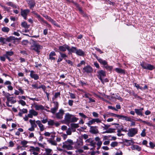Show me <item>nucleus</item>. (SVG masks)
<instances>
[{"mask_svg":"<svg viewBox=\"0 0 155 155\" xmlns=\"http://www.w3.org/2000/svg\"><path fill=\"white\" fill-rule=\"evenodd\" d=\"M27 2L30 9H32L35 5L36 3L34 0H27Z\"/></svg>","mask_w":155,"mask_h":155,"instance_id":"nucleus-12","label":"nucleus"},{"mask_svg":"<svg viewBox=\"0 0 155 155\" xmlns=\"http://www.w3.org/2000/svg\"><path fill=\"white\" fill-rule=\"evenodd\" d=\"M20 110L21 111L22 113H27L28 112V110L26 109H23L22 110L20 109Z\"/></svg>","mask_w":155,"mask_h":155,"instance_id":"nucleus-60","label":"nucleus"},{"mask_svg":"<svg viewBox=\"0 0 155 155\" xmlns=\"http://www.w3.org/2000/svg\"><path fill=\"white\" fill-rule=\"evenodd\" d=\"M40 128V130L41 131H43L45 129L44 126L41 124L39 126H38Z\"/></svg>","mask_w":155,"mask_h":155,"instance_id":"nucleus-49","label":"nucleus"},{"mask_svg":"<svg viewBox=\"0 0 155 155\" xmlns=\"http://www.w3.org/2000/svg\"><path fill=\"white\" fill-rule=\"evenodd\" d=\"M78 120V118H77L72 115V117L71 120V122H76Z\"/></svg>","mask_w":155,"mask_h":155,"instance_id":"nucleus-37","label":"nucleus"},{"mask_svg":"<svg viewBox=\"0 0 155 155\" xmlns=\"http://www.w3.org/2000/svg\"><path fill=\"white\" fill-rule=\"evenodd\" d=\"M77 144L78 145V146H77V148H80L81 146H82L83 145V142H82V140H81V141L80 140V142H78Z\"/></svg>","mask_w":155,"mask_h":155,"instance_id":"nucleus-46","label":"nucleus"},{"mask_svg":"<svg viewBox=\"0 0 155 155\" xmlns=\"http://www.w3.org/2000/svg\"><path fill=\"white\" fill-rule=\"evenodd\" d=\"M118 143L116 141L113 142L110 144V146L111 147H115L117 146Z\"/></svg>","mask_w":155,"mask_h":155,"instance_id":"nucleus-40","label":"nucleus"},{"mask_svg":"<svg viewBox=\"0 0 155 155\" xmlns=\"http://www.w3.org/2000/svg\"><path fill=\"white\" fill-rule=\"evenodd\" d=\"M115 70L116 72L118 73L124 74L125 71L120 68H116L115 69Z\"/></svg>","mask_w":155,"mask_h":155,"instance_id":"nucleus-24","label":"nucleus"},{"mask_svg":"<svg viewBox=\"0 0 155 155\" xmlns=\"http://www.w3.org/2000/svg\"><path fill=\"white\" fill-rule=\"evenodd\" d=\"M143 123L146 124L148 126H150L152 125V124L149 122H147L145 121H143Z\"/></svg>","mask_w":155,"mask_h":155,"instance_id":"nucleus-57","label":"nucleus"},{"mask_svg":"<svg viewBox=\"0 0 155 155\" xmlns=\"http://www.w3.org/2000/svg\"><path fill=\"white\" fill-rule=\"evenodd\" d=\"M29 121L31 125V126L35 128L37 127V125L35 123L36 121H35V120H32L30 119Z\"/></svg>","mask_w":155,"mask_h":155,"instance_id":"nucleus-23","label":"nucleus"},{"mask_svg":"<svg viewBox=\"0 0 155 155\" xmlns=\"http://www.w3.org/2000/svg\"><path fill=\"white\" fill-rule=\"evenodd\" d=\"M32 49L35 50L38 53L40 52V50L42 48V46L40 45L39 44L36 43L35 41H34L33 45L32 46Z\"/></svg>","mask_w":155,"mask_h":155,"instance_id":"nucleus-3","label":"nucleus"},{"mask_svg":"<svg viewBox=\"0 0 155 155\" xmlns=\"http://www.w3.org/2000/svg\"><path fill=\"white\" fill-rule=\"evenodd\" d=\"M137 133V129L136 128H131L129 129V132L127 133L129 137H133Z\"/></svg>","mask_w":155,"mask_h":155,"instance_id":"nucleus-5","label":"nucleus"},{"mask_svg":"<svg viewBox=\"0 0 155 155\" xmlns=\"http://www.w3.org/2000/svg\"><path fill=\"white\" fill-rule=\"evenodd\" d=\"M71 126L72 128H77L79 127V125L78 124H71Z\"/></svg>","mask_w":155,"mask_h":155,"instance_id":"nucleus-39","label":"nucleus"},{"mask_svg":"<svg viewBox=\"0 0 155 155\" xmlns=\"http://www.w3.org/2000/svg\"><path fill=\"white\" fill-rule=\"evenodd\" d=\"M16 102V100L15 98L13 97H9L7 99V101L6 102V104L8 107H12V105H10L9 103H10L11 104H14Z\"/></svg>","mask_w":155,"mask_h":155,"instance_id":"nucleus-4","label":"nucleus"},{"mask_svg":"<svg viewBox=\"0 0 155 155\" xmlns=\"http://www.w3.org/2000/svg\"><path fill=\"white\" fill-rule=\"evenodd\" d=\"M76 54L78 55L83 56L84 54V53L81 49H79L77 50Z\"/></svg>","mask_w":155,"mask_h":155,"instance_id":"nucleus-22","label":"nucleus"},{"mask_svg":"<svg viewBox=\"0 0 155 155\" xmlns=\"http://www.w3.org/2000/svg\"><path fill=\"white\" fill-rule=\"evenodd\" d=\"M135 113L139 116H142L143 115V112H141L139 109H134Z\"/></svg>","mask_w":155,"mask_h":155,"instance_id":"nucleus-29","label":"nucleus"},{"mask_svg":"<svg viewBox=\"0 0 155 155\" xmlns=\"http://www.w3.org/2000/svg\"><path fill=\"white\" fill-rule=\"evenodd\" d=\"M30 76L31 78L34 79L35 80H37L39 79V76L37 74L35 73L33 71H31Z\"/></svg>","mask_w":155,"mask_h":155,"instance_id":"nucleus-15","label":"nucleus"},{"mask_svg":"<svg viewBox=\"0 0 155 155\" xmlns=\"http://www.w3.org/2000/svg\"><path fill=\"white\" fill-rule=\"evenodd\" d=\"M64 110L62 109H60L59 112L56 114V117L59 119H61L63 118V115L64 114Z\"/></svg>","mask_w":155,"mask_h":155,"instance_id":"nucleus-10","label":"nucleus"},{"mask_svg":"<svg viewBox=\"0 0 155 155\" xmlns=\"http://www.w3.org/2000/svg\"><path fill=\"white\" fill-rule=\"evenodd\" d=\"M85 62L84 61H82L81 62L77 65V66L80 67L82 65H85Z\"/></svg>","mask_w":155,"mask_h":155,"instance_id":"nucleus-50","label":"nucleus"},{"mask_svg":"<svg viewBox=\"0 0 155 155\" xmlns=\"http://www.w3.org/2000/svg\"><path fill=\"white\" fill-rule=\"evenodd\" d=\"M131 149L133 150H136L138 151L141 150V148L139 146L137 145H133L131 147Z\"/></svg>","mask_w":155,"mask_h":155,"instance_id":"nucleus-21","label":"nucleus"},{"mask_svg":"<svg viewBox=\"0 0 155 155\" xmlns=\"http://www.w3.org/2000/svg\"><path fill=\"white\" fill-rule=\"evenodd\" d=\"M135 86L137 89H139L141 90H143V87H142L140 86L138 84L135 83Z\"/></svg>","mask_w":155,"mask_h":155,"instance_id":"nucleus-52","label":"nucleus"},{"mask_svg":"<svg viewBox=\"0 0 155 155\" xmlns=\"http://www.w3.org/2000/svg\"><path fill=\"white\" fill-rule=\"evenodd\" d=\"M45 151L46 152V154L45 155H51V153L52 150L50 149H45Z\"/></svg>","mask_w":155,"mask_h":155,"instance_id":"nucleus-32","label":"nucleus"},{"mask_svg":"<svg viewBox=\"0 0 155 155\" xmlns=\"http://www.w3.org/2000/svg\"><path fill=\"white\" fill-rule=\"evenodd\" d=\"M83 70L84 71V72H86L87 73H91L93 71L92 67L89 65H87L84 67Z\"/></svg>","mask_w":155,"mask_h":155,"instance_id":"nucleus-8","label":"nucleus"},{"mask_svg":"<svg viewBox=\"0 0 155 155\" xmlns=\"http://www.w3.org/2000/svg\"><path fill=\"white\" fill-rule=\"evenodd\" d=\"M67 49L68 51H71L72 53H76V52L77 50L76 47H72L71 48H70V47L68 45H67Z\"/></svg>","mask_w":155,"mask_h":155,"instance_id":"nucleus-19","label":"nucleus"},{"mask_svg":"<svg viewBox=\"0 0 155 155\" xmlns=\"http://www.w3.org/2000/svg\"><path fill=\"white\" fill-rule=\"evenodd\" d=\"M48 119L47 118L45 119H43L42 120H41V122L44 124H45L48 121Z\"/></svg>","mask_w":155,"mask_h":155,"instance_id":"nucleus-61","label":"nucleus"},{"mask_svg":"<svg viewBox=\"0 0 155 155\" xmlns=\"http://www.w3.org/2000/svg\"><path fill=\"white\" fill-rule=\"evenodd\" d=\"M95 123L94 119H92L91 120L89 121L87 123V124L89 127H90L91 126V125Z\"/></svg>","mask_w":155,"mask_h":155,"instance_id":"nucleus-34","label":"nucleus"},{"mask_svg":"<svg viewBox=\"0 0 155 155\" xmlns=\"http://www.w3.org/2000/svg\"><path fill=\"white\" fill-rule=\"evenodd\" d=\"M150 147L151 148H153L155 146V145L152 142H150L149 143Z\"/></svg>","mask_w":155,"mask_h":155,"instance_id":"nucleus-59","label":"nucleus"},{"mask_svg":"<svg viewBox=\"0 0 155 155\" xmlns=\"http://www.w3.org/2000/svg\"><path fill=\"white\" fill-rule=\"evenodd\" d=\"M126 118V116L124 115H118V118L119 119H121L122 120H125Z\"/></svg>","mask_w":155,"mask_h":155,"instance_id":"nucleus-43","label":"nucleus"},{"mask_svg":"<svg viewBox=\"0 0 155 155\" xmlns=\"http://www.w3.org/2000/svg\"><path fill=\"white\" fill-rule=\"evenodd\" d=\"M146 130L144 129L142 131V132L141 133L140 135L142 137H144L146 136V134L145 133Z\"/></svg>","mask_w":155,"mask_h":155,"instance_id":"nucleus-51","label":"nucleus"},{"mask_svg":"<svg viewBox=\"0 0 155 155\" xmlns=\"http://www.w3.org/2000/svg\"><path fill=\"white\" fill-rule=\"evenodd\" d=\"M115 130V129L114 128H110L108 129L107 130H106L105 131H104L103 132V134L104 133H112L114 132V131Z\"/></svg>","mask_w":155,"mask_h":155,"instance_id":"nucleus-25","label":"nucleus"},{"mask_svg":"<svg viewBox=\"0 0 155 155\" xmlns=\"http://www.w3.org/2000/svg\"><path fill=\"white\" fill-rule=\"evenodd\" d=\"M67 45H66L65 47H64L63 46H60L59 47L58 49L59 51H65L66 49H67Z\"/></svg>","mask_w":155,"mask_h":155,"instance_id":"nucleus-26","label":"nucleus"},{"mask_svg":"<svg viewBox=\"0 0 155 155\" xmlns=\"http://www.w3.org/2000/svg\"><path fill=\"white\" fill-rule=\"evenodd\" d=\"M2 30L4 32L8 33L10 29L7 27H3L2 28Z\"/></svg>","mask_w":155,"mask_h":155,"instance_id":"nucleus-36","label":"nucleus"},{"mask_svg":"<svg viewBox=\"0 0 155 155\" xmlns=\"http://www.w3.org/2000/svg\"><path fill=\"white\" fill-rule=\"evenodd\" d=\"M49 143H50L51 145L56 146L57 145V143L54 141L52 140H49L48 141Z\"/></svg>","mask_w":155,"mask_h":155,"instance_id":"nucleus-41","label":"nucleus"},{"mask_svg":"<svg viewBox=\"0 0 155 155\" xmlns=\"http://www.w3.org/2000/svg\"><path fill=\"white\" fill-rule=\"evenodd\" d=\"M14 54V52L12 51H6L5 54L4 55V56L9 61H12V59L10 58L9 56H12Z\"/></svg>","mask_w":155,"mask_h":155,"instance_id":"nucleus-9","label":"nucleus"},{"mask_svg":"<svg viewBox=\"0 0 155 155\" xmlns=\"http://www.w3.org/2000/svg\"><path fill=\"white\" fill-rule=\"evenodd\" d=\"M3 95L7 99L11 96V94L8 93H6L5 91H3L2 92Z\"/></svg>","mask_w":155,"mask_h":155,"instance_id":"nucleus-38","label":"nucleus"},{"mask_svg":"<svg viewBox=\"0 0 155 155\" xmlns=\"http://www.w3.org/2000/svg\"><path fill=\"white\" fill-rule=\"evenodd\" d=\"M74 102L73 101L70 100L68 101V104L69 105L71 106L73 105V103Z\"/></svg>","mask_w":155,"mask_h":155,"instance_id":"nucleus-58","label":"nucleus"},{"mask_svg":"<svg viewBox=\"0 0 155 155\" xmlns=\"http://www.w3.org/2000/svg\"><path fill=\"white\" fill-rule=\"evenodd\" d=\"M27 143L28 142L26 140L22 141L21 142V144H22L23 146L26 145Z\"/></svg>","mask_w":155,"mask_h":155,"instance_id":"nucleus-62","label":"nucleus"},{"mask_svg":"<svg viewBox=\"0 0 155 155\" xmlns=\"http://www.w3.org/2000/svg\"><path fill=\"white\" fill-rule=\"evenodd\" d=\"M48 124L49 126H53L54 124V121L53 120L50 119L48 121Z\"/></svg>","mask_w":155,"mask_h":155,"instance_id":"nucleus-31","label":"nucleus"},{"mask_svg":"<svg viewBox=\"0 0 155 155\" xmlns=\"http://www.w3.org/2000/svg\"><path fill=\"white\" fill-rule=\"evenodd\" d=\"M104 126H102L104 130H107L109 127H110V125L108 124H103Z\"/></svg>","mask_w":155,"mask_h":155,"instance_id":"nucleus-45","label":"nucleus"},{"mask_svg":"<svg viewBox=\"0 0 155 155\" xmlns=\"http://www.w3.org/2000/svg\"><path fill=\"white\" fill-rule=\"evenodd\" d=\"M21 25L22 27L27 29L30 26V25H28L25 21L22 22L21 23Z\"/></svg>","mask_w":155,"mask_h":155,"instance_id":"nucleus-27","label":"nucleus"},{"mask_svg":"<svg viewBox=\"0 0 155 155\" xmlns=\"http://www.w3.org/2000/svg\"><path fill=\"white\" fill-rule=\"evenodd\" d=\"M29 113H31L34 116H36L38 114V113L35 110L31 109L29 110Z\"/></svg>","mask_w":155,"mask_h":155,"instance_id":"nucleus-30","label":"nucleus"},{"mask_svg":"<svg viewBox=\"0 0 155 155\" xmlns=\"http://www.w3.org/2000/svg\"><path fill=\"white\" fill-rule=\"evenodd\" d=\"M54 103L55 104V106L54 107L51 108V112L53 114H54L57 110L58 107V102Z\"/></svg>","mask_w":155,"mask_h":155,"instance_id":"nucleus-16","label":"nucleus"},{"mask_svg":"<svg viewBox=\"0 0 155 155\" xmlns=\"http://www.w3.org/2000/svg\"><path fill=\"white\" fill-rule=\"evenodd\" d=\"M66 61L69 64H70L71 65H72L73 64V62L69 60H66Z\"/></svg>","mask_w":155,"mask_h":155,"instance_id":"nucleus-63","label":"nucleus"},{"mask_svg":"<svg viewBox=\"0 0 155 155\" xmlns=\"http://www.w3.org/2000/svg\"><path fill=\"white\" fill-rule=\"evenodd\" d=\"M30 10L28 9H21V15L25 19H26L28 14L29 13Z\"/></svg>","mask_w":155,"mask_h":155,"instance_id":"nucleus-6","label":"nucleus"},{"mask_svg":"<svg viewBox=\"0 0 155 155\" xmlns=\"http://www.w3.org/2000/svg\"><path fill=\"white\" fill-rule=\"evenodd\" d=\"M140 65L143 69L149 70H152L155 68V67L153 65L144 62H140Z\"/></svg>","mask_w":155,"mask_h":155,"instance_id":"nucleus-2","label":"nucleus"},{"mask_svg":"<svg viewBox=\"0 0 155 155\" xmlns=\"http://www.w3.org/2000/svg\"><path fill=\"white\" fill-rule=\"evenodd\" d=\"M56 55V54L54 51H51L49 55V59L51 61L54 60L56 58H55L54 57V56H55Z\"/></svg>","mask_w":155,"mask_h":155,"instance_id":"nucleus-18","label":"nucleus"},{"mask_svg":"<svg viewBox=\"0 0 155 155\" xmlns=\"http://www.w3.org/2000/svg\"><path fill=\"white\" fill-rule=\"evenodd\" d=\"M85 142L87 143H90L89 144H88L89 145H90L94 147H95V145L96 144V142H94V140L91 138H90L87 139L85 141Z\"/></svg>","mask_w":155,"mask_h":155,"instance_id":"nucleus-14","label":"nucleus"},{"mask_svg":"<svg viewBox=\"0 0 155 155\" xmlns=\"http://www.w3.org/2000/svg\"><path fill=\"white\" fill-rule=\"evenodd\" d=\"M89 131L93 134H96L99 133L97 126L90 127V130Z\"/></svg>","mask_w":155,"mask_h":155,"instance_id":"nucleus-13","label":"nucleus"},{"mask_svg":"<svg viewBox=\"0 0 155 155\" xmlns=\"http://www.w3.org/2000/svg\"><path fill=\"white\" fill-rule=\"evenodd\" d=\"M72 117V115L69 113H66L64 119L65 122L68 124L71 122V120Z\"/></svg>","mask_w":155,"mask_h":155,"instance_id":"nucleus-11","label":"nucleus"},{"mask_svg":"<svg viewBox=\"0 0 155 155\" xmlns=\"http://www.w3.org/2000/svg\"><path fill=\"white\" fill-rule=\"evenodd\" d=\"M93 116L94 117H98V114L96 112H93L92 113Z\"/></svg>","mask_w":155,"mask_h":155,"instance_id":"nucleus-64","label":"nucleus"},{"mask_svg":"<svg viewBox=\"0 0 155 155\" xmlns=\"http://www.w3.org/2000/svg\"><path fill=\"white\" fill-rule=\"evenodd\" d=\"M18 38H15L14 36H10L6 38V41L8 42H11L12 40H18Z\"/></svg>","mask_w":155,"mask_h":155,"instance_id":"nucleus-20","label":"nucleus"},{"mask_svg":"<svg viewBox=\"0 0 155 155\" xmlns=\"http://www.w3.org/2000/svg\"><path fill=\"white\" fill-rule=\"evenodd\" d=\"M62 148H66L68 150H71L73 147L72 146L73 144V140L71 139H68L66 141L63 143Z\"/></svg>","mask_w":155,"mask_h":155,"instance_id":"nucleus-1","label":"nucleus"},{"mask_svg":"<svg viewBox=\"0 0 155 155\" xmlns=\"http://www.w3.org/2000/svg\"><path fill=\"white\" fill-rule=\"evenodd\" d=\"M104 67L107 70H109L110 71H111L113 68V67L111 66H110L108 65L107 64V63L106 65H104Z\"/></svg>","mask_w":155,"mask_h":155,"instance_id":"nucleus-33","label":"nucleus"},{"mask_svg":"<svg viewBox=\"0 0 155 155\" xmlns=\"http://www.w3.org/2000/svg\"><path fill=\"white\" fill-rule=\"evenodd\" d=\"M35 109L37 110H45L44 107L42 105H35ZM45 110L48 111L49 112V110H48L46 109H45Z\"/></svg>","mask_w":155,"mask_h":155,"instance_id":"nucleus-17","label":"nucleus"},{"mask_svg":"<svg viewBox=\"0 0 155 155\" xmlns=\"http://www.w3.org/2000/svg\"><path fill=\"white\" fill-rule=\"evenodd\" d=\"M77 8H78V10L79 11L80 13L81 14H83V12L84 11L82 10V8L80 6H79V5H78L76 7Z\"/></svg>","mask_w":155,"mask_h":155,"instance_id":"nucleus-42","label":"nucleus"},{"mask_svg":"<svg viewBox=\"0 0 155 155\" xmlns=\"http://www.w3.org/2000/svg\"><path fill=\"white\" fill-rule=\"evenodd\" d=\"M19 103L21 104L22 106H24L26 105V103L25 102L22 100H20L19 101Z\"/></svg>","mask_w":155,"mask_h":155,"instance_id":"nucleus-53","label":"nucleus"},{"mask_svg":"<svg viewBox=\"0 0 155 155\" xmlns=\"http://www.w3.org/2000/svg\"><path fill=\"white\" fill-rule=\"evenodd\" d=\"M6 38H4L2 37L0 38V42L2 43V45L6 44Z\"/></svg>","mask_w":155,"mask_h":155,"instance_id":"nucleus-35","label":"nucleus"},{"mask_svg":"<svg viewBox=\"0 0 155 155\" xmlns=\"http://www.w3.org/2000/svg\"><path fill=\"white\" fill-rule=\"evenodd\" d=\"M30 148H32V150H34L38 152L40 150V148L38 147H34L31 146L30 147Z\"/></svg>","mask_w":155,"mask_h":155,"instance_id":"nucleus-44","label":"nucleus"},{"mask_svg":"<svg viewBox=\"0 0 155 155\" xmlns=\"http://www.w3.org/2000/svg\"><path fill=\"white\" fill-rule=\"evenodd\" d=\"M97 73L98 74L97 77L100 80L101 79L106 76L105 71L103 70L99 71L97 72Z\"/></svg>","mask_w":155,"mask_h":155,"instance_id":"nucleus-7","label":"nucleus"},{"mask_svg":"<svg viewBox=\"0 0 155 155\" xmlns=\"http://www.w3.org/2000/svg\"><path fill=\"white\" fill-rule=\"evenodd\" d=\"M100 80L102 83L103 84H104L105 82H108L109 81L108 80L107 78H106L104 79L102 78L101 79H100Z\"/></svg>","mask_w":155,"mask_h":155,"instance_id":"nucleus-48","label":"nucleus"},{"mask_svg":"<svg viewBox=\"0 0 155 155\" xmlns=\"http://www.w3.org/2000/svg\"><path fill=\"white\" fill-rule=\"evenodd\" d=\"M41 88H42L44 92L45 91V90L46 89V87L45 86L43 85H41V86L38 87V89Z\"/></svg>","mask_w":155,"mask_h":155,"instance_id":"nucleus-56","label":"nucleus"},{"mask_svg":"<svg viewBox=\"0 0 155 155\" xmlns=\"http://www.w3.org/2000/svg\"><path fill=\"white\" fill-rule=\"evenodd\" d=\"M98 61L100 63L104 66L105 65H106L107 63V61L105 60H103L101 58H100L99 59H98Z\"/></svg>","mask_w":155,"mask_h":155,"instance_id":"nucleus-28","label":"nucleus"},{"mask_svg":"<svg viewBox=\"0 0 155 155\" xmlns=\"http://www.w3.org/2000/svg\"><path fill=\"white\" fill-rule=\"evenodd\" d=\"M79 114L81 117L84 118H86L87 117V116L82 113H79Z\"/></svg>","mask_w":155,"mask_h":155,"instance_id":"nucleus-54","label":"nucleus"},{"mask_svg":"<svg viewBox=\"0 0 155 155\" xmlns=\"http://www.w3.org/2000/svg\"><path fill=\"white\" fill-rule=\"evenodd\" d=\"M60 54L61 57L62 58H64V59H65L68 56L65 54L61 52H60Z\"/></svg>","mask_w":155,"mask_h":155,"instance_id":"nucleus-47","label":"nucleus"},{"mask_svg":"<svg viewBox=\"0 0 155 155\" xmlns=\"http://www.w3.org/2000/svg\"><path fill=\"white\" fill-rule=\"evenodd\" d=\"M69 93L71 98L72 99H74L76 98L74 94H73L72 93H71L70 92H69Z\"/></svg>","mask_w":155,"mask_h":155,"instance_id":"nucleus-55","label":"nucleus"}]
</instances>
